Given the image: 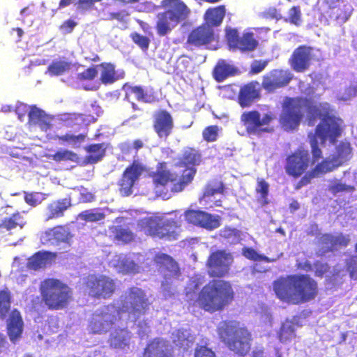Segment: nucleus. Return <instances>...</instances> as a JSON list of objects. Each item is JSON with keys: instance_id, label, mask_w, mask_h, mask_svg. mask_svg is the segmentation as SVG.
Here are the masks:
<instances>
[{"instance_id": "nucleus-23", "label": "nucleus", "mask_w": 357, "mask_h": 357, "mask_svg": "<svg viewBox=\"0 0 357 357\" xmlns=\"http://www.w3.org/2000/svg\"><path fill=\"white\" fill-rule=\"evenodd\" d=\"M257 82H251L241 87L238 102L243 108L250 107L252 103L260 98V91Z\"/></svg>"}, {"instance_id": "nucleus-62", "label": "nucleus", "mask_w": 357, "mask_h": 357, "mask_svg": "<svg viewBox=\"0 0 357 357\" xmlns=\"http://www.w3.org/2000/svg\"><path fill=\"white\" fill-rule=\"evenodd\" d=\"M346 269L351 278L357 280V261L355 259V257H352L347 261Z\"/></svg>"}, {"instance_id": "nucleus-22", "label": "nucleus", "mask_w": 357, "mask_h": 357, "mask_svg": "<svg viewBox=\"0 0 357 357\" xmlns=\"http://www.w3.org/2000/svg\"><path fill=\"white\" fill-rule=\"evenodd\" d=\"M53 117L47 114L45 111L36 105H32L28 112V123L30 126H38L41 130L47 131L51 129Z\"/></svg>"}, {"instance_id": "nucleus-16", "label": "nucleus", "mask_w": 357, "mask_h": 357, "mask_svg": "<svg viewBox=\"0 0 357 357\" xmlns=\"http://www.w3.org/2000/svg\"><path fill=\"white\" fill-rule=\"evenodd\" d=\"M314 47L307 45H300L292 52L289 59V64L296 73L307 70L314 59Z\"/></svg>"}, {"instance_id": "nucleus-39", "label": "nucleus", "mask_w": 357, "mask_h": 357, "mask_svg": "<svg viewBox=\"0 0 357 357\" xmlns=\"http://www.w3.org/2000/svg\"><path fill=\"white\" fill-rule=\"evenodd\" d=\"M70 63L65 61H54L47 67V73L51 76H59L68 72Z\"/></svg>"}, {"instance_id": "nucleus-14", "label": "nucleus", "mask_w": 357, "mask_h": 357, "mask_svg": "<svg viewBox=\"0 0 357 357\" xmlns=\"http://www.w3.org/2000/svg\"><path fill=\"white\" fill-rule=\"evenodd\" d=\"M146 171V167L138 160H134L129 165L118 182L120 194L123 197L130 195L135 182L139 180L142 174Z\"/></svg>"}, {"instance_id": "nucleus-3", "label": "nucleus", "mask_w": 357, "mask_h": 357, "mask_svg": "<svg viewBox=\"0 0 357 357\" xmlns=\"http://www.w3.org/2000/svg\"><path fill=\"white\" fill-rule=\"evenodd\" d=\"M277 297L291 305L314 301L318 296V282L308 274H292L281 277L273 283Z\"/></svg>"}, {"instance_id": "nucleus-29", "label": "nucleus", "mask_w": 357, "mask_h": 357, "mask_svg": "<svg viewBox=\"0 0 357 357\" xmlns=\"http://www.w3.org/2000/svg\"><path fill=\"white\" fill-rule=\"evenodd\" d=\"M131 333L127 328L115 329L109 335L108 343L115 349L125 350L129 349Z\"/></svg>"}, {"instance_id": "nucleus-5", "label": "nucleus", "mask_w": 357, "mask_h": 357, "mask_svg": "<svg viewBox=\"0 0 357 357\" xmlns=\"http://www.w3.org/2000/svg\"><path fill=\"white\" fill-rule=\"evenodd\" d=\"M218 333L228 349L239 356H247L252 341L251 333L245 327H239L238 323L223 321L218 327Z\"/></svg>"}, {"instance_id": "nucleus-32", "label": "nucleus", "mask_w": 357, "mask_h": 357, "mask_svg": "<svg viewBox=\"0 0 357 357\" xmlns=\"http://www.w3.org/2000/svg\"><path fill=\"white\" fill-rule=\"evenodd\" d=\"M226 13L225 6L224 5L208 8L204 15L203 24H208L209 27L219 26L223 22Z\"/></svg>"}, {"instance_id": "nucleus-26", "label": "nucleus", "mask_w": 357, "mask_h": 357, "mask_svg": "<svg viewBox=\"0 0 357 357\" xmlns=\"http://www.w3.org/2000/svg\"><path fill=\"white\" fill-rule=\"evenodd\" d=\"M56 257V252L45 250L38 251L28 259L26 268L33 271L44 268L48 264H51Z\"/></svg>"}, {"instance_id": "nucleus-60", "label": "nucleus", "mask_w": 357, "mask_h": 357, "mask_svg": "<svg viewBox=\"0 0 357 357\" xmlns=\"http://www.w3.org/2000/svg\"><path fill=\"white\" fill-rule=\"evenodd\" d=\"M121 268L122 272L126 274L136 273L138 272L139 269L138 266L134 261L128 259L122 261Z\"/></svg>"}, {"instance_id": "nucleus-49", "label": "nucleus", "mask_w": 357, "mask_h": 357, "mask_svg": "<svg viewBox=\"0 0 357 357\" xmlns=\"http://www.w3.org/2000/svg\"><path fill=\"white\" fill-rule=\"evenodd\" d=\"M44 195L42 192H24V202L29 206L32 207H36L45 199L43 196Z\"/></svg>"}, {"instance_id": "nucleus-44", "label": "nucleus", "mask_w": 357, "mask_h": 357, "mask_svg": "<svg viewBox=\"0 0 357 357\" xmlns=\"http://www.w3.org/2000/svg\"><path fill=\"white\" fill-rule=\"evenodd\" d=\"M284 22L298 26L302 23V13L300 6H292L288 11L287 17H282Z\"/></svg>"}, {"instance_id": "nucleus-11", "label": "nucleus", "mask_w": 357, "mask_h": 357, "mask_svg": "<svg viewBox=\"0 0 357 357\" xmlns=\"http://www.w3.org/2000/svg\"><path fill=\"white\" fill-rule=\"evenodd\" d=\"M311 166L309 151L303 146H299L286 156L284 168L289 177L298 178L307 173Z\"/></svg>"}, {"instance_id": "nucleus-35", "label": "nucleus", "mask_w": 357, "mask_h": 357, "mask_svg": "<svg viewBox=\"0 0 357 357\" xmlns=\"http://www.w3.org/2000/svg\"><path fill=\"white\" fill-rule=\"evenodd\" d=\"M352 149L348 142H340L336 147L335 154L332 157L337 164L340 163V167L349 161L352 155Z\"/></svg>"}, {"instance_id": "nucleus-56", "label": "nucleus", "mask_w": 357, "mask_h": 357, "mask_svg": "<svg viewBox=\"0 0 357 357\" xmlns=\"http://www.w3.org/2000/svg\"><path fill=\"white\" fill-rule=\"evenodd\" d=\"M350 242L349 235H344L342 233L337 236L333 235V250H336L340 247H346Z\"/></svg>"}, {"instance_id": "nucleus-36", "label": "nucleus", "mask_w": 357, "mask_h": 357, "mask_svg": "<svg viewBox=\"0 0 357 357\" xmlns=\"http://www.w3.org/2000/svg\"><path fill=\"white\" fill-rule=\"evenodd\" d=\"M26 224L24 217L19 211L13 213L10 217L4 218L0 227H3L7 231L12 230L16 227L22 229Z\"/></svg>"}, {"instance_id": "nucleus-52", "label": "nucleus", "mask_w": 357, "mask_h": 357, "mask_svg": "<svg viewBox=\"0 0 357 357\" xmlns=\"http://www.w3.org/2000/svg\"><path fill=\"white\" fill-rule=\"evenodd\" d=\"M130 37L142 50H146L149 48L150 40L146 36L137 32H133L130 34Z\"/></svg>"}, {"instance_id": "nucleus-17", "label": "nucleus", "mask_w": 357, "mask_h": 357, "mask_svg": "<svg viewBox=\"0 0 357 357\" xmlns=\"http://www.w3.org/2000/svg\"><path fill=\"white\" fill-rule=\"evenodd\" d=\"M340 167L333 157L327 158L318 162L310 171L304 174L295 184L294 189L298 190L311 183L314 178L331 172Z\"/></svg>"}, {"instance_id": "nucleus-31", "label": "nucleus", "mask_w": 357, "mask_h": 357, "mask_svg": "<svg viewBox=\"0 0 357 357\" xmlns=\"http://www.w3.org/2000/svg\"><path fill=\"white\" fill-rule=\"evenodd\" d=\"M174 121L171 114L166 110L158 112V137L166 139L172 133Z\"/></svg>"}, {"instance_id": "nucleus-7", "label": "nucleus", "mask_w": 357, "mask_h": 357, "mask_svg": "<svg viewBox=\"0 0 357 357\" xmlns=\"http://www.w3.org/2000/svg\"><path fill=\"white\" fill-rule=\"evenodd\" d=\"M196 173V169H185L177 181V175L172 173L167 168L165 162H160L158 165V197L168 199L173 192L182 191L190 183Z\"/></svg>"}, {"instance_id": "nucleus-21", "label": "nucleus", "mask_w": 357, "mask_h": 357, "mask_svg": "<svg viewBox=\"0 0 357 357\" xmlns=\"http://www.w3.org/2000/svg\"><path fill=\"white\" fill-rule=\"evenodd\" d=\"M180 225L174 218L158 217V238L173 241L177 238Z\"/></svg>"}, {"instance_id": "nucleus-45", "label": "nucleus", "mask_w": 357, "mask_h": 357, "mask_svg": "<svg viewBox=\"0 0 357 357\" xmlns=\"http://www.w3.org/2000/svg\"><path fill=\"white\" fill-rule=\"evenodd\" d=\"M296 337L295 328L291 323L283 324L280 327L278 338L282 343H286Z\"/></svg>"}, {"instance_id": "nucleus-48", "label": "nucleus", "mask_w": 357, "mask_h": 357, "mask_svg": "<svg viewBox=\"0 0 357 357\" xmlns=\"http://www.w3.org/2000/svg\"><path fill=\"white\" fill-rule=\"evenodd\" d=\"M144 146V143L141 139H135L132 143L130 142H124L119 144L121 152L124 155L130 154L132 150L135 153Z\"/></svg>"}, {"instance_id": "nucleus-47", "label": "nucleus", "mask_w": 357, "mask_h": 357, "mask_svg": "<svg viewBox=\"0 0 357 357\" xmlns=\"http://www.w3.org/2000/svg\"><path fill=\"white\" fill-rule=\"evenodd\" d=\"M52 158L56 162H61L63 161L77 162L78 156L77 153L72 151L63 150L56 151L52 155Z\"/></svg>"}, {"instance_id": "nucleus-24", "label": "nucleus", "mask_w": 357, "mask_h": 357, "mask_svg": "<svg viewBox=\"0 0 357 357\" xmlns=\"http://www.w3.org/2000/svg\"><path fill=\"white\" fill-rule=\"evenodd\" d=\"M23 328L24 321L20 312L14 309L7 321V334L12 342H15L21 337Z\"/></svg>"}, {"instance_id": "nucleus-42", "label": "nucleus", "mask_w": 357, "mask_h": 357, "mask_svg": "<svg viewBox=\"0 0 357 357\" xmlns=\"http://www.w3.org/2000/svg\"><path fill=\"white\" fill-rule=\"evenodd\" d=\"M112 232L114 239L123 243H129L135 238V235L130 230L121 227H114Z\"/></svg>"}, {"instance_id": "nucleus-64", "label": "nucleus", "mask_w": 357, "mask_h": 357, "mask_svg": "<svg viewBox=\"0 0 357 357\" xmlns=\"http://www.w3.org/2000/svg\"><path fill=\"white\" fill-rule=\"evenodd\" d=\"M264 17L269 20H282V15L275 8H270L265 10L263 13Z\"/></svg>"}, {"instance_id": "nucleus-61", "label": "nucleus", "mask_w": 357, "mask_h": 357, "mask_svg": "<svg viewBox=\"0 0 357 357\" xmlns=\"http://www.w3.org/2000/svg\"><path fill=\"white\" fill-rule=\"evenodd\" d=\"M195 357H216L212 349L204 345H199L195 351Z\"/></svg>"}, {"instance_id": "nucleus-46", "label": "nucleus", "mask_w": 357, "mask_h": 357, "mask_svg": "<svg viewBox=\"0 0 357 357\" xmlns=\"http://www.w3.org/2000/svg\"><path fill=\"white\" fill-rule=\"evenodd\" d=\"M86 135L84 134L73 135L66 133L63 135H56L54 139L61 142V143H67L69 144L75 145L83 142L86 139Z\"/></svg>"}, {"instance_id": "nucleus-18", "label": "nucleus", "mask_w": 357, "mask_h": 357, "mask_svg": "<svg viewBox=\"0 0 357 357\" xmlns=\"http://www.w3.org/2000/svg\"><path fill=\"white\" fill-rule=\"evenodd\" d=\"M158 272L164 279L162 285L169 284L181 275L178 263L167 254L158 253Z\"/></svg>"}, {"instance_id": "nucleus-54", "label": "nucleus", "mask_w": 357, "mask_h": 357, "mask_svg": "<svg viewBox=\"0 0 357 357\" xmlns=\"http://www.w3.org/2000/svg\"><path fill=\"white\" fill-rule=\"evenodd\" d=\"M130 91L138 100L146 102L153 100V97L145 93L144 89L140 86H133L131 88Z\"/></svg>"}, {"instance_id": "nucleus-34", "label": "nucleus", "mask_w": 357, "mask_h": 357, "mask_svg": "<svg viewBox=\"0 0 357 357\" xmlns=\"http://www.w3.org/2000/svg\"><path fill=\"white\" fill-rule=\"evenodd\" d=\"M105 149L104 144H93L86 146L85 151L88 155L85 156V162L95 164L100 161L105 155Z\"/></svg>"}, {"instance_id": "nucleus-55", "label": "nucleus", "mask_w": 357, "mask_h": 357, "mask_svg": "<svg viewBox=\"0 0 357 357\" xmlns=\"http://www.w3.org/2000/svg\"><path fill=\"white\" fill-rule=\"evenodd\" d=\"M243 256L252 261H268L266 257L259 255L257 251L252 248H245L243 249Z\"/></svg>"}, {"instance_id": "nucleus-15", "label": "nucleus", "mask_w": 357, "mask_h": 357, "mask_svg": "<svg viewBox=\"0 0 357 357\" xmlns=\"http://www.w3.org/2000/svg\"><path fill=\"white\" fill-rule=\"evenodd\" d=\"M217 38L213 28L202 24L189 33L185 45L190 47L208 48L209 45L217 40Z\"/></svg>"}, {"instance_id": "nucleus-43", "label": "nucleus", "mask_w": 357, "mask_h": 357, "mask_svg": "<svg viewBox=\"0 0 357 357\" xmlns=\"http://www.w3.org/2000/svg\"><path fill=\"white\" fill-rule=\"evenodd\" d=\"M79 218L85 222H94L103 220L105 218V215L98 209L94 208L81 212L79 214Z\"/></svg>"}, {"instance_id": "nucleus-51", "label": "nucleus", "mask_w": 357, "mask_h": 357, "mask_svg": "<svg viewBox=\"0 0 357 357\" xmlns=\"http://www.w3.org/2000/svg\"><path fill=\"white\" fill-rule=\"evenodd\" d=\"M218 130L216 125L206 127L202 131L203 139L207 142H215L218 137Z\"/></svg>"}, {"instance_id": "nucleus-58", "label": "nucleus", "mask_w": 357, "mask_h": 357, "mask_svg": "<svg viewBox=\"0 0 357 357\" xmlns=\"http://www.w3.org/2000/svg\"><path fill=\"white\" fill-rule=\"evenodd\" d=\"M313 266L314 267V275L319 278H323V276L330 271L328 264L320 261H316Z\"/></svg>"}, {"instance_id": "nucleus-41", "label": "nucleus", "mask_w": 357, "mask_h": 357, "mask_svg": "<svg viewBox=\"0 0 357 357\" xmlns=\"http://www.w3.org/2000/svg\"><path fill=\"white\" fill-rule=\"evenodd\" d=\"M11 304V293L8 288L0 290V314L3 319L8 313Z\"/></svg>"}, {"instance_id": "nucleus-50", "label": "nucleus", "mask_w": 357, "mask_h": 357, "mask_svg": "<svg viewBox=\"0 0 357 357\" xmlns=\"http://www.w3.org/2000/svg\"><path fill=\"white\" fill-rule=\"evenodd\" d=\"M98 70L96 66H91L83 72L77 75L76 79L79 82L91 81L94 79L98 75Z\"/></svg>"}, {"instance_id": "nucleus-37", "label": "nucleus", "mask_w": 357, "mask_h": 357, "mask_svg": "<svg viewBox=\"0 0 357 357\" xmlns=\"http://www.w3.org/2000/svg\"><path fill=\"white\" fill-rule=\"evenodd\" d=\"M173 343L182 351H187L193 344V340L190 336L185 331L177 330L174 334Z\"/></svg>"}, {"instance_id": "nucleus-1", "label": "nucleus", "mask_w": 357, "mask_h": 357, "mask_svg": "<svg viewBox=\"0 0 357 357\" xmlns=\"http://www.w3.org/2000/svg\"><path fill=\"white\" fill-rule=\"evenodd\" d=\"M304 107L306 109L309 126H313L317 119L321 120L317 126L314 132H310L307 135L312 155V165L323 156L317 137L320 138L321 143H325L328 139L332 144H335L342 132L341 119L335 116L334 110L326 102L316 103L306 98L285 97L279 119L281 126L287 130L297 128L304 116Z\"/></svg>"}, {"instance_id": "nucleus-27", "label": "nucleus", "mask_w": 357, "mask_h": 357, "mask_svg": "<svg viewBox=\"0 0 357 357\" xmlns=\"http://www.w3.org/2000/svg\"><path fill=\"white\" fill-rule=\"evenodd\" d=\"M100 69V81L105 85L112 84L119 79L124 78L123 71L118 72L115 70L114 64L103 62L96 65V69Z\"/></svg>"}, {"instance_id": "nucleus-40", "label": "nucleus", "mask_w": 357, "mask_h": 357, "mask_svg": "<svg viewBox=\"0 0 357 357\" xmlns=\"http://www.w3.org/2000/svg\"><path fill=\"white\" fill-rule=\"evenodd\" d=\"M255 192L257 194L259 195L257 200L261 204V205L265 206L268 204V196L269 192V184L264 178H257Z\"/></svg>"}, {"instance_id": "nucleus-6", "label": "nucleus", "mask_w": 357, "mask_h": 357, "mask_svg": "<svg viewBox=\"0 0 357 357\" xmlns=\"http://www.w3.org/2000/svg\"><path fill=\"white\" fill-rule=\"evenodd\" d=\"M39 289L42 301L50 310L65 309L73 298L72 289L57 278H45L40 282Z\"/></svg>"}, {"instance_id": "nucleus-8", "label": "nucleus", "mask_w": 357, "mask_h": 357, "mask_svg": "<svg viewBox=\"0 0 357 357\" xmlns=\"http://www.w3.org/2000/svg\"><path fill=\"white\" fill-rule=\"evenodd\" d=\"M161 7L164 12L160 14L158 21V33L165 36L179 22L185 20L190 13V8L181 0H162Z\"/></svg>"}, {"instance_id": "nucleus-2", "label": "nucleus", "mask_w": 357, "mask_h": 357, "mask_svg": "<svg viewBox=\"0 0 357 357\" xmlns=\"http://www.w3.org/2000/svg\"><path fill=\"white\" fill-rule=\"evenodd\" d=\"M149 303L144 292L137 287L130 288L118 310L113 305H106L92 314L88 329L92 334L107 333L121 319L122 313L131 314L137 319L149 309Z\"/></svg>"}, {"instance_id": "nucleus-53", "label": "nucleus", "mask_w": 357, "mask_h": 357, "mask_svg": "<svg viewBox=\"0 0 357 357\" xmlns=\"http://www.w3.org/2000/svg\"><path fill=\"white\" fill-rule=\"evenodd\" d=\"M328 190L332 194L336 195L339 192L345 191L352 192L355 190V187L354 185H348L338 182L330 185Z\"/></svg>"}, {"instance_id": "nucleus-20", "label": "nucleus", "mask_w": 357, "mask_h": 357, "mask_svg": "<svg viewBox=\"0 0 357 357\" xmlns=\"http://www.w3.org/2000/svg\"><path fill=\"white\" fill-rule=\"evenodd\" d=\"M186 221L193 225L213 230L220 226V218L200 210H188L185 212Z\"/></svg>"}, {"instance_id": "nucleus-63", "label": "nucleus", "mask_w": 357, "mask_h": 357, "mask_svg": "<svg viewBox=\"0 0 357 357\" xmlns=\"http://www.w3.org/2000/svg\"><path fill=\"white\" fill-rule=\"evenodd\" d=\"M84 121L83 114H72L66 119L68 126H73V125L81 126Z\"/></svg>"}, {"instance_id": "nucleus-59", "label": "nucleus", "mask_w": 357, "mask_h": 357, "mask_svg": "<svg viewBox=\"0 0 357 357\" xmlns=\"http://www.w3.org/2000/svg\"><path fill=\"white\" fill-rule=\"evenodd\" d=\"M267 60H255L250 66V73L252 75L258 74L263 71L268 65Z\"/></svg>"}, {"instance_id": "nucleus-12", "label": "nucleus", "mask_w": 357, "mask_h": 357, "mask_svg": "<svg viewBox=\"0 0 357 357\" xmlns=\"http://www.w3.org/2000/svg\"><path fill=\"white\" fill-rule=\"evenodd\" d=\"M234 262L233 255L225 250L210 253L206 261L207 273L210 278H222L227 276Z\"/></svg>"}, {"instance_id": "nucleus-13", "label": "nucleus", "mask_w": 357, "mask_h": 357, "mask_svg": "<svg viewBox=\"0 0 357 357\" xmlns=\"http://www.w3.org/2000/svg\"><path fill=\"white\" fill-rule=\"evenodd\" d=\"M225 31L227 45L234 51L249 53L255 51L259 45V42L252 31L243 32L240 36L236 29L227 28Z\"/></svg>"}, {"instance_id": "nucleus-25", "label": "nucleus", "mask_w": 357, "mask_h": 357, "mask_svg": "<svg viewBox=\"0 0 357 357\" xmlns=\"http://www.w3.org/2000/svg\"><path fill=\"white\" fill-rule=\"evenodd\" d=\"M72 206L70 197L59 199L51 202L47 204L45 214V221L54 220L63 217L64 213Z\"/></svg>"}, {"instance_id": "nucleus-10", "label": "nucleus", "mask_w": 357, "mask_h": 357, "mask_svg": "<svg viewBox=\"0 0 357 357\" xmlns=\"http://www.w3.org/2000/svg\"><path fill=\"white\" fill-rule=\"evenodd\" d=\"M84 287L89 296L96 299H109L117 289L115 281L105 275L91 274L84 278Z\"/></svg>"}, {"instance_id": "nucleus-38", "label": "nucleus", "mask_w": 357, "mask_h": 357, "mask_svg": "<svg viewBox=\"0 0 357 357\" xmlns=\"http://www.w3.org/2000/svg\"><path fill=\"white\" fill-rule=\"evenodd\" d=\"M137 226L146 235L156 234V218L154 217H145L139 220Z\"/></svg>"}, {"instance_id": "nucleus-57", "label": "nucleus", "mask_w": 357, "mask_h": 357, "mask_svg": "<svg viewBox=\"0 0 357 357\" xmlns=\"http://www.w3.org/2000/svg\"><path fill=\"white\" fill-rule=\"evenodd\" d=\"M318 243L320 245L327 248L328 250L333 251V235L331 234H321L318 238Z\"/></svg>"}, {"instance_id": "nucleus-33", "label": "nucleus", "mask_w": 357, "mask_h": 357, "mask_svg": "<svg viewBox=\"0 0 357 357\" xmlns=\"http://www.w3.org/2000/svg\"><path fill=\"white\" fill-rule=\"evenodd\" d=\"M202 160L200 153L194 148L186 149L180 160L179 165L185 167V169L195 168V166L199 165Z\"/></svg>"}, {"instance_id": "nucleus-28", "label": "nucleus", "mask_w": 357, "mask_h": 357, "mask_svg": "<svg viewBox=\"0 0 357 357\" xmlns=\"http://www.w3.org/2000/svg\"><path fill=\"white\" fill-rule=\"evenodd\" d=\"M43 236L47 241H52L56 243H70L73 235L66 226L56 225L46 229L43 232Z\"/></svg>"}, {"instance_id": "nucleus-19", "label": "nucleus", "mask_w": 357, "mask_h": 357, "mask_svg": "<svg viewBox=\"0 0 357 357\" xmlns=\"http://www.w3.org/2000/svg\"><path fill=\"white\" fill-rule=\"evenodd\" d=\"M293 75L289 70L273 69L263 76L261 86L268 92L283 88L292 80Z\"/></svg>"}, {"instance_id": "nucleus-4", "label": "nucleus", "mask_w": 357, "mask_h": 357, "mask_svg": "<svg viewBox=\"0 0 357 357\" xmlns=\"http://www.w3.org/2000/svg\"><path fill=\"white\" fill-rule=\"evenodd\" d=\"M231 283L225 280H212L205 284L196 300L199 308L211 314L223 311L234 300Z\"/></svg>"}, {"instance_id": "nucleus-9", "label": "nucleus", "mask_w": 357, "mask_h": 357, "mask_svg": "<svg viewBox=\"0 0 357 357\" xmlns=\"http://www.w3.org/2000/svg\"><path fill=\"white\" fill-rule=\"evenodd\" d=\"M276 119V115L268 112L261 115L257 109L244 111L240 116V123L249 136L259 137L264 133H271L274 128L270 124Z\"/></svg>"}, {"instance_id": "nucleus-30", "label": "nucleus", "mask_w": 357, "mask_h": 357, "mask_svg": "<svg viewBox=\"0 0 357 357\" xmlns=\"http://www.w3.org/2000/svg\"><path fill=\"white\" fill-rule=\"evenodd\" d=\"M240 73L238 68L224 59L219 60L213 70V77L218 82H222L229 77Z\"/></svg>"}]
</instances>
